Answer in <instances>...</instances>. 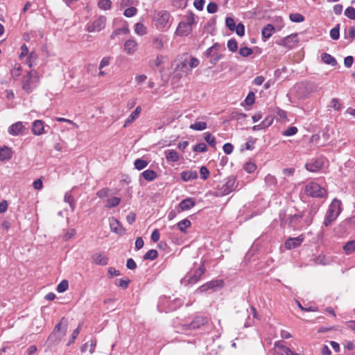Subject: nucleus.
Masks as SVG:
<instances>
[{
	"instance_id": "obj_30",
	"label": "nucleus",
	"mask_w": 355,
	"mask_h": 355,
	"mask_svg": "<svg viewBox=\"0 0 355 355\" xmlns=\"http://www.w3.org/2000/svg\"><path fill=\"white\" fill-rule=\"evenodd\" d=\"M141 175L144 178V179L149 182L154 180L157 176V173L151 169H147L143 171L141 173Z\"/></svg>"
},
{
	"instance_id": "obj_19",
	"label": "nucleus",
	"mask_w": 355,
	"mask_h": 355,
	"mask_svg": "<svg viewBox=\"0 0 355 355\" xmlns=\"http://www.w3.org/2000/svg\"><path fill=\"white\" fill-rule=\"evenodd\" d=\"M303 241L304 238L302 236L294 238L290 237L286 241L285 247L288 250L296 248L301 245Z\"/></svg>"
},
{
	"instance_id": "obj_17",
	"label": "nucleus",
	"mask_w": 355,
	"mask_h": 355,
	"mask_svg": "<svg viewBox=\"0 0 355 355\" xmlns=\"http://www.w3.org/2000/svg\"><path fill=\"white\" fill-rule=\"evenodd\" d=\"M25 132V127L20 121L16 122L11 125L8 128V132L12 136H18L23 135Z\"/></svg>"
},
{
	"instance_id": "obj_56",
	"label": "nucleus",
	"mask_w": 355,
	"mask_h": 355,
	"mask_svg": "<svg viewBox=\"0 0 355 355\" xmlns=\"http://www.w3.org/2000/svg\"><path fill=\"white\" fill-rule=\"evenodd\" d=\"M252 49L248 47H241L239 49V54L243 57H247L252 53Z\"/></svg>"
},
{
	"instance_id": "obj_57",
	"label": "nucleus",
	"mask_w": 355,
	"mask_h": 355,
	"mask_svg": "<svg viewBox=\"0 0 355 355\" xmlns=\"http://www.w3.org/2000/svg\"><path fill=\"white\" fill-rule=\"evenodd\" d=\"M331 107L334 108L335 110H340L342 108V105L340 103L339 99L338 98H332L331 101Z\"/></svg>"
},
{
	"instance_id": "obj_26",
	"label": "nucleus",
	"mask_w": 355,
	"mask_h": 355,
	"mask_svg": "<svg viewBox=\"0 0 355 355\" xmlns=\"http://www.w3.org/2000/svg\"><path fill=\"white\" fill-rule=\"evenodd\" d=\"M181 178L184 182L196 180L198 178V173L196 171H184L181 173Z\"/></svg>"
},
{
	"instance_id": "obj_49",
	"label": "nucleus",
	"mask_w": 355,
	"mask_h": 355,
	"mask_svg": "<svg viewBox=\"0 0 355 355\" xmlns=\"http://www.w3.org/2000/svg\"><path fill=\"white\" fill-rule=\"evenodd\" d=\"M297 128L295 126H291L283 132V135L286 137H291L295 135L297 132Z\"/></svg>"
},
{
	"instance_id": "obj_11",
	"label": "nucleus",
	"mask_w": 355,
	"mask_h": 355,
	"mask_svg": "<svg viewBox=\"0 0 355 355\" xmlns=\"http://www.w3.org/2000/svg\"><path fill=\"white\" fill-rule=\"evenodd\" d=\"M220 45L218 43H215L213 46L207 49L205 52V55L207 58L214 57L213 63H216L220 58L221 55L218 53Z\"/></svg>"
},
{
	"instance_id": "obj_35",
	"label": "nucleus",
	"mask_w": 355,
	"mask_h": 355,
	"mask_svg": "<svg viewBox=\"0 0 355 355\" xmlns=\"http://www.w3.org/2000/svg\"><path fill=\"white\" fill-rule=\"evenodd\" d=\"M64 202L69 204V206L72 211H74L75 209V200L73 196L70 192H67L64 195Z\"/></svg>"
},
{
	"instance_id": "obj_12",
	"label": "nucleus",
	"mask_w": 355,
	"mask_h": 355,
	"mask_svg": "<svg viewBox=\"0 0 355 355\" xmlns=\"http://www.w3.org/2000/svg\"><path fill=\"white\" fill-rule=\"evenodd\" d=\"M223 281L221 279H217L209 282L197 289V292L202 293L207 291L209 289H215L216 288H221L223 286Z\"/></svg>"
},
{
	"instance_id": "obj_55",
	"label": "nucleus",
	"mask_w": 355,
	"mask_h": 355,
	"mask_svg": "<svg viewBox=\"0 0 355 355\" xmlns=\"http://www.w3.org/2000/svg\"><path fill=\"white\" fill-rule=\"evenodd\" d=\"M80 329H81V324H79L78 326V327L73 331V332L71 335V337L67 344L68 346L70 345L71 344H72L75 341L76 338H77V336H78V334L80 331Z\"/></svg>"
},
{
	"instance_id": "obj_32",
	"label": "nucleus",
	"mask_w": 355,
	"mask_h": 355,
	"mask_svg": "<svg viewBox=\"0 0 355 355\" xmlns=\"http://www.w3.org/2000/svg\"><path fill=\"white\" fill-rule=\"evenodd\" d=\"M275 28L272 24H267L261 31L262 36L265 38H269L274 33Z\"/></svg>"
},
{
	"instance_id": "obj_9",
	"label": "nucleus",
	"mask_w": 355,
	"mask_h": 355,
	"mask_svg": "<svg viewBox=\"0 0 355 355\" xmlns=\"http://www.w3.org/2000/svg\"><path fill=\"white\" fill-rule=\"evenodd\" d=\"M170 13L166 10H160L156 13L154 17L155 26L159 29L166 27L170 19Z\"/></svg>"
},
{
	"instance_id": "obj_52",
	"label": "nucleus",
	"mask_w": 355,
	"mask_h": 355,
	"mask_svg": "<svg viewBox=\"0 0 355 355\" xmlns=\"http://www.w3.org/2000/svg\"><path fill=\"white\" fill-rule=\"evenodd\" d=\"M185 19L186 21H184V23L192 28V26L196 23L194 14L192 12L189 13L185 17Z\"/></svg>"
},
{
	"instance_id": "obj_2",
	"label": "nucleus",
	"mask_w": 355,
	"mask_h": 355,
	"mask_svg": "<svg viewBox=\"0 0 355 355\" xmlns=\"http://www.w3.org/2000/svg\"><path fill=\"white\" fill-rule=\"evenodd\" d=\"M40 84V76L37 71L31 70L23 76L21 88L26 94H31Z\"/></svg>"
},
{
	"instance_id": "obj_28",
	"label": "nucleus",
	"mask_w": 355,
	"mask_h": 355,
	"mask_svg": "<svg viewBox=\"0 0 355 355\" xmlns=\"http://www.w3.org/2000/svg\"><path fill=\"white\" fill-rule=\"evenodd\" d=\"M195 204L196 202L193 199L188 198L181 201L179 206L182 211H186L191 209Z\"/></svg>"
},
{
	"instance_id": "obj_39",
	"label": "nucleus",
	"mask_w": 355,
	"mask_h": 355,
	"mask_svg": "<svg viewBox=\"0 0 355 355\" xmlns=\"http://www.w3.org/2000/svg\"><path fill=\"white\" fill-rule=\"evenodd\" d=\"M345 38L348 40L349 42H352L355 38V26L349 27L347 32L345 33Z\"/></svg>"
},
{
	"instance_id": "obj_18",
	"label": "nucleus",
	"mask_w": 355,
	"mask_h": 355,
	"mask_svg": "<svg viewBox=\"0 0 355 355\" xmlns=\"http://www.w3.org/2000/svg\"><path fill=\"white\" fill-rule=\"evenodd\" d=\"M138 49V44L134 39H129L124 43V51L129 55H133Z\"/></svg>"
},
{
	"instance_id": "obj_16",
	"label": "nucleus",
	"mask_w": 355,
	"mask_h": 355,
	"mask_svg": "<svg viewBox=\"0 0 355 355\" xmlns=\"http://www.w3.org/2000/svg\"><path fill=\"white\" fill-rule=\"evenodd\" d=\"M109 222L110 229L113 232L119 235H123L125 234V230L123 227L122 225L116 218L112 217L109 218Z\"/></svg>"
},
{
	"instance_id": "obj_54",
	"label": "nucleus",
	"mask_w": 355,
	"mask_h": 355,
	"mask_svg": "<svg viewBox=\"0 0 355 355\" xmlns=\"http://www.w3.org/2000/svg\"><path fill=\"white\" fill-rule=\"evenodd\" d=\"M137 11V10L136 8L129 7L124 10L123 15L127 17H131L136 15Z\"/></svg>"
},
{
	"instance_id": "obj_27",
	"label": "nucleus",
	"mask_w": 355,
	"mask_h": 355,
	"mask_svg": "<svg viewBox=\"0 0 355 355\" xmlns=\"http://www.w3.org/2000/svg\"><path fill=\"white\" fill-rule=\"evenodd\" d=\"M12 157V150L11 148L3 146L0 148V161H7L10 159Z\"/></svg>"
},
{
	"instance_id": "obj_31",
	"label": "nucleus",
	"mask_w": 355,
	"mask_h": 355,
	"mask_svg": "<svg viewBox=\"0 0 355 355\" xmlns=\"http://www.w3.org/2000/svg\"><path fill=\"white\" fill-rule=\"evenodd\" d=\"M37 55L35 52L31 51L26 58L25 63L29 67H33L36 64Z\"/></svg>"
},
{
	"instance_id": "obj_50",
	"label": "nucleus",
	"mask_w": 355,
	"mask_h": 355,
	"mask_svg": "<svg viewBox=\"0 0 355 355\" xmlns=\"http://www.w3.org/2000/svg\"><path fill=\"white\" fill-rule=\"evenodd\" d=\"M265 182L268 186H272V185H275L277 184V180L274 175L268 174L265 177Z\"/></svg>"
},
{
	"instance_id": "obj_24",
	"label": "nucleus",
	"mask_w": 355,
	"mask_h": 355,
	"mask_svg": "<svg viewBox=\"0 0 355 355\" xmlns=\"http://www.w3.org/2000/svg\"><path fill=\"white\" fill-rule=\"evenodd\" d=\"M275 346L277 348V353L279 355H299L298 354L293 352V351H291V349L284 345L275 343Z\"/></svg>"
},
{
	"instance_id": "obj_21",
	"label": "nucleus",
	"mask_w": 355,
	"mask_h": 355,
	"mask_svg": "<svg viewBox=\"0 0 355 355\" xmlns=\"http://www.w3.org/2000/svg\"><path fill=\"white\" fill-rule=\"evenodd\" d=\"M44 122L41 120H35L33 123L32 132L35 135H41L44 133Z\"/></svg>"
},
{
	"instance_id": "obj_42",
	"label": "nucleus",
	"mask_w": 355,
	"mask_h": 355,
	"mask_svg": "<svg viewBox=\"0 0 355 355\" xmlns=\"http://www.w3.org/2000/svg\"><path fill=\"white\" fill-rule=\"evenodd\" d=\"M189 0H172L174 7L180 9H184L187 7Z\"/></svg>"
},
{
	"instance_id": "obj_64",
	"label": "nucleus",
	"mask_w": 355,
	"mask_h": 355,
	"mask_svg": "<svg viewBox=\"0 0 355 355\" xmlns=\"http://www.w3.org/2000/svg\"><path fill=\"white\" fill-rule=\"evenodd\" d=\"M200 174L202 180H207L209 176V171L206 166H202L200 169Z\"/></svg>"
},
{
	"instance_id": "obj_10",
	"label": "nucleus",
	"mask_w": 355,
	"mask_h": 355,
	"mask_svg": "<svg viewBox=\"0 0 355 355\" xmlns=\"http://www.w3.org/2000/svg\"><path fill=\"white\" fill-rule=\"evenodd\" d=\"M298 42V36L297 34H291L285 37L281 38L277 40L276 43L278 45L283 46L284 47L292 49L293 48L296 44Z\"/></svg>"
},
{
	"instance_id": "obj_7",
	"label": "nucleus",
	"mask_w": 355,
	"mask_h": 355,
	"mask_svg": "<svg viewBox=\"0 0 355 355\" xmlns=\"http://www.w3.org/2000/svg\"><path fill=\"white\" fill-rule=\"evenodd\" d=\"M304 192L307 196L313 198L323 197L326 194V191L318 183L311 182L305 186Z\"/></svg>"
},
{
	"instance_id": "obj_22",
	"label": "nucleus",
	"mask_w": 355,
	"mask_h": 355,
	"mask_svg": "<svg viewBox=\"0 0 355 355\" xmlns=\"http://www.w3.org/2000/svg\"><path fill=\"white\" fill-rule=\"evenodd\" d=\"M92 258L93 261L97 265L105 266L108 263V257L103 253H94Z\"/></svg>"
},
{
	"instance_id": "obj_20",
	"label": "nucleus",
	"mask_w": 355,
	"mask_h": 355,
	"mask_svg": "<svg viewBox=\"0 0 355 355\" xmlns=\"http://www.w3.org/2000/svg\"><path fill=\"white\" fill-rule=\"evenodd\" d=\"M191 30L192 28L186 24L184 21H180L175 31V34L178 36H187Z\"/></svg>"
},
{
	"instance_id": "obj_33",
	"label": "nucleus",
	"mask_w": 355,
	"mask_h": 355,
	"mask_svg": "<svg viewBox=\"0 0 355 355\" xmlns=\"http://www.w3.org/2000/svg\"><path fill=\"white\" fill-rule=\"evenodd\" d=\"M189 128L193 130L201 131L207 128V123L204 121L196 122L191 124Z\"/></svg>"
},
{
	"instance_id": "obj_58",
	"label": "nucleus",
	"mask_w": 355,
	"mask_h": 355,
	"mask_svg": "<svg viewBox=\"0 0 355 355\" xmlns=\"http://www.w3.org/2000/svg\"><path fill=\"white\" fill-rule=\"evenodd\" d=\"M255 100V95L254 93L252 92H250L248 93V96H246L245 99V102L248 105H251L254 103Z\"/></svg>"
},
{
	"instance_id": "obj_34",
	"label": "nucleus",
	"mask_w": 355,
	"mask_h": 355,
	"mask_svg": "<svg viewBox=\"0 0 355 355\" xmlns=\"http://www.w3.org/2000/svg\"><path fill=\"white\" fill-rule=\"evenodd\" d=\"M135 33L140 36L144 35L146 33V28L142 23L138 22L135 24Z\"/></svg>"
},
{
	"instance_id": "obj_5",
	"label": "nucleus",
	"mask_w": 355,
	"mask_h": 355,
	"mask_svg": "<svg viewBox=\"0 0 355 355\" xmlns=\"http://www.w3.org/2000/svg\"><path fill=\"white\" fill-rule=\"evenodd\" d=\"M236 187V184L235 177H228L225 180V182L223 184L218 186L216 195L220 196L227 195L234 191Z\"/></svg>"
},
{
	"instance_id": "obj_38",
	"label": "nucleus",
	"mask_w": 355,
	"mask_h": 355,
	"mask_svg": "<svg viewBox=\"0 0 355 355\" xmlns=\"http://www.w3.org/2000/svg\"><path fill=\"white\" fill-rule=\"evenodd\" d=\"M289 18L293 22L295 23H300L304 21V17L297 12L290 14Z\"/></svg>"
},
{
	"instance_id": "obj_43",
	"label": "nucleus",
	"mask_w": 355,
	"mask_h": 355,
	"mask_svg": "<svg viewBox=\"0 0 355 355\" xmlns=\"http://www.w3.org/2000/svg\"><path fill=\"white\" fill-rule=\"evenodd\" d=\"M112 2L110 0H101L98 3V6L102 10H109L111 8Z\"/></svg>"
},
{
	"instance_id": "obj_15",
	"label": "nucleus",
	"mask_w": 355,
	"mask_h": 355,
	"mask_svg": "<svg viewBox=\"0 0 355 355\" xmlns=\"http://www.w3.org/2000/svg\"><path fill=\"white\" fill-rule=\"evenodd\" d=\"M168 38L166 35H159L153 37L152 40L153 46L159 51L164 48L165 44L168 42Z\"/></svg>"
},
{
	"instance_id": "obj_51",
	"label": "nucleus",
	"mask_w": 355,
	"mask_h": 355,
	"mask_svg": "<svg viewBox=\"0 0 355 355\" xmlns=\"http://www.w3.org/2000/svg\"><path fill=\"white\" fill-rule=\"evenodd\" d=\"M193 151L198 153H203L207 151V147L205 143H200L195 145L193 148Z\"/></svg>"
},
{
	"instance_id": "obj_36",
	"label": "nucleus",
	"mask_w": 355,
	"mask_h": 355,
	"mask_svg": "<svg viewBox=\"0 0 355 355\" xmlns=\"http://www.w3.org/2000/svg\"><path fill=\"white\" fill-rule=\"evenodd\" d=\"M148 162L142 159H137L134 162L135 168L139 171L144 169L148 166Z\"/></svg>"
},
{
	"instance_id": "obj_47",
	"label": "nucleus",
	"mask_w": 355,
	"mask_h": 355,
	"mask_svg": "<svg viewBox=\"0 0 355 355\" xmlns=\"http://www.w3.org/2000/svg\"><path fill=\"white\" fill-rule=\"evenodd\" d=\"M21 67L19 64H15L11 70V75L13 78H17L21 75Z\"/></svg>"
},
{
	"instance_id": "obj_41",
	"label": "nucleus",
	"mask_w": 355,
	"mask_h": 355,
	"mask_svg": "<svg viewBox=\"0 0 355 355\" xmlns=\"http://www.w3.org/2000/svg\"><path fill=\"white\" fill-rule=\"evenodd\" d=\"M121 202V198L118 197H113L107 200L106 207L108 208H112L117 206Z\"/></svg>"
},
{
	"instance_id": "obj_45",
	"label": "nucleus",
	"mask_w": 355,
	"mask_h": 355,
	"mask_svg": "<svg viewBox=\"0 0 355 355\" xmlns=\"http://www.w3.org/2000/svg\"><path fill=\"white\" fill-rule=\"evenodd\" d=\"M191 225V222L187 219H184L178 223V227L181 232H184L185 229Z\"/></svg>"
},
{
	"instance_id": "obj_46",
	"label": "nucleus",
	"mask_w": 355,
	"mask_h": 355,
	"mask_svg": "<svg viewBox=\"0 0 355 355\" xmlns=\"http://www.w3.org/2000/svg\"><path fill=\"white\" fill-rule=\"evenodd\" d=\"M205 140L210 145L211 147L215 148L216 145V139L213 137L210 133L206 132L205 135Z\"/></svg>"
},
{
	"instance_id": "obj_61",
	"label": "nucleus",
	"mask_w": 355,
	"mask_h": 355,
	"mask_svg": "<svg viewBox=\"0 0 355 355\" xmlns=\"http://www.w3.org/2000/svg\"><path fill=\"white\" fill-rule=\"evenodd\" d=\"M225 24L230 31H234L236 24L233 18L227 17L225 19Z\"/></svg>"
},
{
	"instance_id": "obj_62",
	"label": "nucleus",
	"mask_w": 355,
	"mask_h": 355,
	"mask_svg": "<svg viewBox=\"0 0 355 355\" xmlns=\"http://www.w3.org/2000/svg\"><path fill=\"white\" fill-rule=\"evenodd\" d=\"M244 168L248 173H252L256 170L257 166L252 162H247L244 166Z\"/></svg>"
},
{
	"instance_id": "obj_6",
	"label": "nucleus",
	"mask_w": 355,
	"mask_h": 355,
	"mask_svg": "<svg viewBox=\"0 0 355 355\" xmlns=\"http://www.w3.org/2000/svg\"><path fill=\"white\" fill-rule=\"evenodd\" d=\"M205 268L203 265L198 267L193 272L187 274L185 277L182 280V283L185 285H193L196 284L205 273Z\"/></svg>"
},
{
	"instance_id": "obj_25",
	"label": "nucleus",
	"mask_w": 355,
	"mask_h": 355,
	"mask_svg": "<svg viewBox=\"0 0 355 355\" xmlns=\"http://www.w3.org/2000/svg\"><path fill=\"white\" fill-rule=\"evenodd\" d=\"M164 154L168 162H176L180 159V155L175 150H165Z\"/></svg>"
},
{
	"instance_id": "obj_53",
	"label": "nucleus",
	"mask_w": 355,
	"mask_h": 355,
	"mask_svg": "<svg viewBox=\"0 0 355 355\" xmlns=\"http://www.w3.org/2000/svg\"><path fill=\"white\" fill-rule=\"evenodd\" d=\"M345 15L351 19H355V8L349 6L345 10Z\"/></svg>"
},
{
	"instance_id": "obj_48",
	"label": "nucleus",
	"mask_w": 355,
	"mask_h": 355,
	"mask_svg": "<svg viewBox=\"0 0 355 355\" xmlns=\"http://www.w3.org/2000/svg\"><path fill=\"white\" fill-rule=\"evenodd\" d=\"M69 283L66 279L62 280L57 286V291L58 293H63L67 290Z\"/></svg>"
},
{
	"instance_id": "obj_60",
	"label": "nucleus",
	"mask_w": 355,
	"mask_h": 355,
	"mask_svg": "<svg viewBox=\"0 0 355 355\" xmlns=\"http://www.w3.org/2000/svg\"><path fill=\"white\" fill-rule=\"evenodd\" d=\"M227 48L228 49L232 51V52H234L237 50V42L235 40H230L228 42H227Z\"/></svg>"
},
{
	"instance_id": "obj_29",
	"label": "nucleus",
	"mask_w": 355,
	"mask_h": 355,
	"mask_svg": "<svg viewBox=\"0 0 355 355\" xmlns=\"http://www.w3.org/2000/svg\"><path fill=\"white\" fill-rule=\"evenodd\" d=\"M321 59H322V62H324L325 64H329L331 66H336L337 64L336 58L329 53H323L321 55Z\"/></svg>"
},
{
	"instance_id": "obj_59",
	"label": "nucleus",
	"mask_w": 355,
	"mask_h": 355,
	"mask_svg": "<svg viewBox=\"0 0 355 355\" xmlns=\"http://www.w3.org/2000/svg\"><path fill=\"white\" fill-rule=\"evenodd\" d=\"M20 49H21V53L19 55V58L20 60H22L23 58H24V57H27L28 55L31 53V52H29L28 48L26 44H23L21 46Z\"/></svg>"
},
{
	"instance_id": "obj_40",
	"label": "nucleus",
	"mask_w": 355,
	"mask_h": 355,
	"mask_svg": "<svg viewBox=\"0 0 355 355\" xmlns=\"http://www.w3.org/2000/svg\"><path fill=\"white\" fill-rule=\"evenodd\" d=\"M158 256V252L156 250H148L144 255V259L145 260H154Z\"/></svg>"
},
{
	"instance_id": "obj_63",
	"label": "nucleus",
	"mask_w": 355,
	"mask_h": 355,
	"mask_svg": "<svg viewBox=\"0 0 355 355\" xmlns=\"http://www.w3.org/2000/svg\"><path fill=\"white\" fill-rule=\"evenodd\" d=\"M217 10H218V6L216 3L210 2L207 5V10L209 13L214 14V13L216 12Z\"/></svg>"
},
{
	"instance_id": "obj_44",
	"label": "nucleus",
	"mask_w": 355,
	"mask_h": 355,
	"mask_svg": "<svg viewBox=\"0 0 355 355\" xmlns=\"http://www.w3.org/2000/svg\"><path fill=\"white\" fill-rule=\"evenodd\" d=\"M340 24H337L336 27L330 31V36L333 40H338L340 37Z\"/></svg>"
},
{
	"instance_id": "obj_13",
	"label": "nucleus",
	"mask_w": 355,
	"mask_h": 355,
	"mask_svg": "<svg viewBox=\"0 0 355 355\" xmlns=\"http://www.w3.org/2000/svg\"><path fill=\"white\" fill-rule=\"evenodd\" d=\"M324 162L322 158H317L311 160L305 164V168L307 171L311 172H317L323 166Z\"/></svg>"
},
{
	"instance_id": "obj_8",
	"label": "nucleus",
	"mask_w": 355,
	"mask_h": 355,
	"mask_svg": "<svg viewBox=\"0 0 355 355\" xmlns=\"http://www.w3.org/2000/svg\"><path fill=\"white\" fill-rule=\"evenodd\" d=\"M106 21L105 16H98L93 21L87 24L86 29L89 33L99 32L105 28Z\"/></svg>"
},
{
	"instance_id": "obj_37",
	"label": "nucleus",
	"mask_w": 355,
	"mask_h": 355,
	"mask_svg": "<svg viewBox=\"0 0 355 355\" xmlns=\"http://www.w3.org/2000/svg\"><path fill=\"white\" fill-rule=\"evenodd\" d=\"M343 250L347 254H350L355 251V240L348 241L344 246Z\"/></svg>"
},
{
	"instance_id": "obj_1",
	"label": "nucleus",
	"mask_w": 355,
	"mask_h": 355,
	"mask_svg": "<svg viewBox=\"0 0 355 355\" xmlns=\"http://www.w3.org/2000/svg\"><path fill=\"white\" fill-rule=\"evenodd\" d=\"M279 218L282 225H288L293 230H302L304 227L309 226L313 220V217L309 213L305 216L303 213L289 214L288 216L285 213L280 212Z\"/></svg>"
},
{
	"instance_id": "obj_14",
	"label": "nucleus",
	"mask_w": 355,
	"mask_h": 355,
	"mask_svg": "<svg viewBox=\"0 0 355 355\" xmlns=\"http://www.w3.org/2000/svg\"><path fill=\"white\" fill-rule=\"evenodd\" d=\"M208 322V319L203 316H197L189 324L184 325L185 329H196L201 326L205 324Z\"/></svg>"
},
{
	"instance_id": "obj_23",
	"label": "nucleus",
	"mask_w": 355,
	"mask_h": 355,
	"mask_svg": "<svg viewBox=\"0 0 355 355\" xmlns=\"http://www.w3.org/2000/svg\"><path fill=\"white\" fill-rule=\"evenodd\" d=\"M141 112V107H137L136 109L129 115L128 119L125 120L123 127H128L130 124L134 122L139 117Z\"/></svg>"
},
{
	"instance_id": "obj_3",
	"label": "nucleus",
	"mask_w": 355,
	"mask_h": 355,
	"mask_svg": "<svg viewBox=\"0 0 355 355\" xmlns=\"http://www.w3.org/2000/svg\"><path fill=\"white\" fill-rule=\"evenodd\" d=\"M67 331V324L66 320L62 318L61 320L55 325L53 332L48 338V342L54 345L59 343L66 335Z\"/></svg>"
},
{
	"instance_id": "obj_4",
	"label": "nucleus",
	"mask_w": 355,
	"mask_h": 355,
	"mask_svg": "<svg viewBox=\"0 0 355 355\" xmlns=\"http://www.w3.org/2000/svg\"><path fill=\"white\" fill-rule=\"evenodd\" d=\"M341 211V201L335 198L329 206L324 225L328 227L334 220H335Z\"/></svg>"
}]
</instances>
